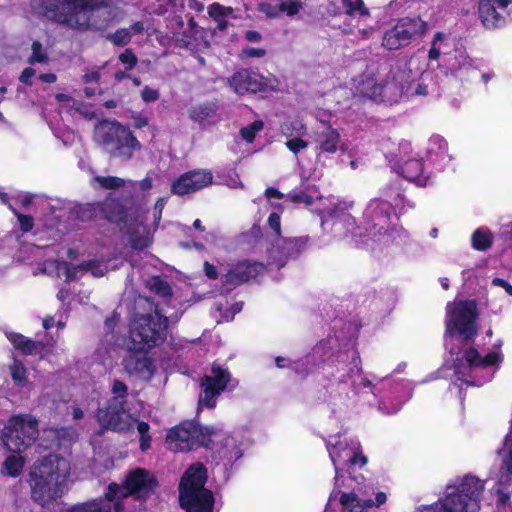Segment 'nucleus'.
Masks as SVG:
<instances>
[{
    "label": "nucleus",
    "mask_w": 512,
    "mask_h": 512,
    "mask_svg": "<svg viewBox=\"0 0 512 512\" xmlns=\"http://www.w3.org/2000/svg\"><path fill=\"white\" fill-rule=\"evenodd\" d=\"M70 463L58 455H49L37 461L29 473L31 497L41 506L61 498L67 488Z\"/></svg>",
    "instance_id": "obj_1"
},
{
    "label": "nucleus",
    "mask_w": 512,
    "mask_h": 512,
    "mask_svg": "<svg viewBox=\"0 0 512 512\" xmlns=\"http://www.w3.org/2000/svg\"><path fill=\"white\" fill-rule=\"evenodd\" d=\"M424 72V62L419 57H411L405 63L398 66L397 71L389 77L384 75L379 98L376 101L394 104L403 99L416 96H426L428 85L418 82L416 88H412V82L421 80Z\"/></svg>",
    "instance_id": "obj_2"
},
{
    "label": "nucleus",
    "mask_w": 512,
    "mask_h": 512,
    "mask_svg": "<svg viewBox=\"0 0 512 512\" xmlns=\"http://www.w3.org/2000/svg\"><path fill=\"white\" fill-rule=\"evenodd\" d=\"M484 482L467 475L447 485L445 496L431 505L419 507L415 512H479Z\"/></svg>",
    "instance_id": "obj_3"
},
{
    "label": "nucleus",
    "mask_w": 512,
    "mask_h": 512,
    "mask_svg": "<svg viewBox=\"0 0 512 512\" xmlns=\"http://www.w3.org/2000/svg\"><path fill=\"white\" fill-rule=\"evenodd\" d=\"M165 203V198H159L151 216L149 212L135 208L127 210L122 217L109 215L108 218L110 221H121V230L127 236L131 247L141 250L152 243L153 234L161 220Z\"/></svg>",
    "instance_id": "obj_4"
},
{
    "label": "nucleus",
    "mask_w": 512,
    "mask_h": 512,
    "mask_svg": "<svg viewBox=\"0 0 512 512\" xmlns=\"http://www.w3.org/2000/svg\"><path fill=\"white\" fill-rule=\"evenodd\" d=\"M154 485L153 476L147 470L137 468L128 474L124 487L110 484L105 497L78 503L66 512H111L112 502L117 498L130 494L143 497L153 489Z\"/></svg>",
    "instance_id": "obj_5"
},
{
    "label": "nucleus",
    "mask_w": 512,
    "mask_h": 512,
    "mask_svg": "<svg viewBox=\"0 0 512 512\" xmlns=\"http://www.w3.org/2000/svg\"><path fill=\"white\" fill-rule=\"evenodd\" d=\"M167 336V318L156 307L153 312L138 314L130 327V351L146 352L162 344Z\"/></svg>",
    "instance_id": "obj_6"
},
{
    "label": "nucleus",
    "mask_w": 512,
    "mask_h": 512,
    "mask_svg": "<svg viewBox=\"0 0 512 512\" xmlns=\"http://www.w3.org/2000/svg\"><path fill=\"white\" fill-rule=\"evenodd\" d=\"M206 469L200 464H193L183 475L180 483V504L186 512H212L214 497L204 488Z\"/></svg>",
    "instance_id": "obj_7"
},
{
    "label": "nucleus",
    "mask_w": 512,
    "mask_h": 512,
    "mask_svg": "<svg viewBox=\"0 0 512 512\" xmlns=\"http://www.w3.org/2000/svg\"><path fill=\"white\" fill-rule=\"evenodd\" d=\"M102 0H44L45 15L71 28L89 26V13L99 7Z\"/></svg>",
    "instance_id": "obj_8"
},
{
    "label": "nucleus",
    "mask_w": 512,
    "mask_h": 512,
    "mask_svg": "<svg viewBox=\"0 0 512 512\" xmlns=\"http://www.w3.org/2000/svg\"><path fill=\"white\" fill-rule=\"evenodd\" d=\"M95 141L111 155L127 160L141 148L139 141L129 129L118 122H102L95 128Z\"/></svg>",
    "instance_id": "obj_9"
},
{
    "label": "nucleus",
    "mask_w": 512,
    "mask_h": 512,
    "mask_svg": "<svg viewBox=\"0 0 512 512\" xmlns=\"http://www.w3.org/2000/svg\"><path fill=\"white\" fill-rule=\"evenodd\" d=\"M477 306L472 300H455L446 306V345L454 335L461 336L464 340H472L478 333L476 319Z\"/></svg>",
    "instance_id": "obj_10"
},
{
    "label": "nucleus",
    "mask_w": 512,
    "mask_h": 512,
    "mask_svg": "<svg viewBox=\"0 0 512 512\" xmlns=\"http://www.w3.org/2000/svg\"><path fill=\"white\" fill-rule=\"evenodd\" d=\"M327 448L336 472L335 487L330 494L328 503L330 504L333 499L342 493L339 490L341 487L340 478L342 477L340 471L348 465L362 467L367 463V458L361 453L360 444L356 440H342L339 436H334L328 440Z\"/></svg>",
    "instance_id": "obj_11"
},
{
    "label": "nucleus",
    "mask_w": 512,
    "mask_h": 512,
    "mask_svg": "<svg viewBox=\"0 0 512 512\" xmlns=\"http://www.w3.org/2000/svg\"><path fill=\"white\" fill-rule=\"evenodd\" d=\"M217 432L209 427H201L193 422H185L171 429L166 437L168 449L174 452H183L196 446L209 447Z\"/></svg>",
    "instance_id": "obj_12"
},
{
    "label": "nucleus",
    "mask_w": 512,
    "mask_h": 512,
    "mask_svg": "<svg viewBox=\"0 0 512 512\" xmlns=\"http://www.w3.org/2000/svg\"><path fill=\"white\" fill-rule=\"evenodd\" d=\"M112 392L115 394V397L110 400L106 409L98 411V422L104 428L119 432L128 431L133 427L135 420L123 406V400L127 394V386L123 382L115 380Z\"/></svg>",
    "instance_id": "obj_13"
},
{
    "label": "nucleus",
    "mask_w": 512,
    "mask_h": 512,
    "mask_svg": "<svg viewBox=\"0 0 512 512\" xmlns=\"http://www.w3.org/2000/svg\"><path fill=\"white\" fill-rule=\"evenodd\" d=\"M37 433L35 418L30 415L14 416L4 427L2 441L9 451L20 454L34 442Z\"/></svg>",
    "instance_id": "obj_14"
},
{
    "label": "nucleus",
    "mask_w": 512,
    "mask_h": 512,
    "mask_svg": "<svg viewBox=\"0 0 512 512\" xmlns=\"http://www.w3.org/2000/svg\"><path fill=\"white\" fill-rule=\"evenodd\" d=\"M427 31V23L420 18H405L388 30L383 37V46L390 50L407 45L413 38Z\"/></svg>",
    "instance_id": "obj_15"
},
{
    "label": "nucleus",
    "mask_w": 512,
    "mask_h": 512,
    "mask_svg": "<svg viewBox=\"0 0 512 512\" xmlns=\"http://www.w3.org/2000/svg\"><path fill=\"white\" fill-rule=\"evenodd\" d=\"M352 207L353 202L341 201L331 209H319L323 229L332 222V230L337 237H346L347 233L353 232L356 229L355 220L348 213Z\"/></svg>",
    "instance_id": "obj_16"
},
{
    "label": "nucleus",
    "mask_w": 512,
    "mask_h": 512,
    "mask_svg": "<svg viewBox=\"0 0 512 512\" xmlns=\"http://www.w3.org/2000/svg\"><path fill=\"white\" fill-rule=\"evenodd\" d=\"M230 377V373L226 369L214 365L211 372L202 379L203 391L199 396V405L213 408L217 397L224 391L230 381Z\"/></svg>",
    "instance_id": "obj_17"
},
{
    "label": "nucleus",
    "mask_w": 512,
    "mask_h": 512,
    "mask_svg": "<svg viewBox=\"0 0 512 512\" xmlns=\"http://www.w3.org/2000/svg\"><path fill=\"white\" fill-rule=\"evenodd\" d=\"M393 216V204L383 199H373L364 211L366 229H375L378 233L387 232Z\"/></svg>",
    "instance_id": "obj_18"
},
{
    "label": "nucleus",
    "mask_w": 512,
    "mask_h": 512,
    "mask_svg": "<svg viewBox=\"0 0 512 512\" xmlns=\"http://www.w3.org/2000/svg\"><path fill=\"white\" fill-rule=\"evenodd\" d=\"M213 175L209 170H192L181 175L171 184L172 194L183 196L195 193L212 183Z\"/></svg>",
    "instance_id": "obj_19"
},
{
    "label": "nucleus",
    "mask_w": 512,
    "mask_h": 512,
    "mask_svg": "<svg viewBox=\"0 0 512 512\" xmlns=\"http://www.w3.org/2000/svg\"><path fill=\"white\" fill-rule=\"evenodd\" d=\"M458 364L456 365V373L460 376H465L466 368L470 370L482 369L492 367L502 361V354L499 351H491L486 356L482 357L479 352L474 348H469L464 351L462 358H456Z\"/></svg>",
    "instance_id": "obj_20"
},
{
    "label": "nucleus",
    "mask_w": 512,
    "mask_h": 512,
    "mask_svg": "<svg viewBox=\"0 0 512 512\" xmlns=\"http://www.w3.org/2000/svg\"><path fill=\"white\" fill-rule=\"evenodd\" d=\"M498 459L501 462L502 474L496 491L499 504L506 505L512 492V445L503 443V447L498 450Z\"/></svg>",
    "instance_id": "obj_21"
},
{
    "label": "nucleus",
    "mask_w": 512,
    "mask_h": 512,
    "mask_svg": "<svg viewBox=\"0 0 512 512\" xmlns=\"http://www.w3.org/2000/svg\"><path fill=\"white\" fill-rule=\"evenodd\" d=\"M383 78L384 74H381L375 65H370L362 75L353 78L354 89L364 97L377 100Z\"/></svg>",
    "instance_id": "obj_22"
},
{
    "label": "nucleus",
    "mask_w": 512,
    "mask_h": 512,
    "mask_svg": "<svg viewBox=\"0 0 512 512\" xmlns=\"http://www.w3.org/2000/svg\"><path fill=\"white\" fill-rule=\"evenodd\" d=\"M512 0H480L479 16L484 26L495 28L504 22L501 10H504Z\"/></svg>",
    "instance_id": "obj_23"
},
{
    "label": "nucleus",
    "mask_w": 512,
    "mask_h": 512,
    "mask_svg": "<svg viewBox=\"0 0 512 512\" xmlns=\"http://www.w3.org/2000/svg\"><path fill=\"white\" fill-rule=\"evenodd\" d=\"M228 84L237 94L255 93L263 88L262 77L247 69L236 72L228 79Z\"/></svg>",
    "instance_id": "obj_24"
},
{
    "label": "nucleus",
    "mask_w": 512,
    "mask_h": 512,
    "mask_svg": "<svg viewBox=\"0 0 512 512\" xmlns=\"http://www.w3.org/2000/svg\"><path fill=\"white\" fill-rule=\"evenodd\" d=\"M315 141L318 156L323 153L334 154L339 150H347V146L342 141L340 133L331 126H327L323 130L317 132Z\"/></svg>",
    "instance_id": "obj_25"
},
{
    "label": "nucleus",
    "mask_w": 512,
    "mask_h": 512,
    "mask_svg": "<svg viewBox=\"0 0 512 512\" xmlns=\"http://www.w3.org/2000/svg\"><path fill=\"white\" fill-rule=\"evenodd\" d=\"M125 370L142 380H150L155 372L153 361L145 355L130 352L124 359Z\"/></svg>",
    "instance_id": "obj_26"
},
{
    "label": "nucleus",
    "mask_w": 512,
    "mask_h": 512,
    "mask_svg": "<svg viewBox=\"0 0 512 512\" xmlns=\"http://www.w3.org/2000/svg\"><path fill=\"white\" fill-rule=\"evenodd\" d=\"M263 270L264 266L261 263L240 262L228 272L227 280L232 284H238L255 278Z\"/></svg>",
    "instance_id": "obj_27"
},
{
    "label": "nucleus",
    "mask_w": 512,
    "mask_h": 512,
    "mask_svg": "<svg viewBox=\"0 0 512 512\" xmlns=\"http://www.w3.org/2000/svg\"><path fill=\"white\" fill-rule=\"evenodd\" d=\"M307 241L306 237L280 240L276 251L279 254L277 265L281 267L288 258L296 257L306 247Z\"/></svg>",
    "instance_id": "obj_28"
},
{
    "label": "nucleus",
    "mask_w": 512,
    "mask_h": 512,
    "mask_svg": "<svg viewBox=\"0 0 512 512\" xmlns=\"http://www.w3.org/2000/svg\"><path fill=\"white\" fill-rule=\"evenodd\" d=\"M423 164L420 160H409L401 167V174L409 181L415 182L418 186L427 185V177L422 174Z\"/></svg>",
    "instance_id": "obj_29"
},
{
    "label": "nucleus",
    "mask_w": 512,
    "mask_h": 512,
    "mask_svg": "<svg viewBox=\"0 0 512 512\" xmlns=\"http://www.w3.org/2000/svg\"><path fill=\"white\" fill-rule=\"evenodd\" d=\"M341 2L345 13L357 19L358 22H364L370 17V11L363 0H341Z\"/></svg>",
    "instance_id": "obj_30"
},
{
    "label": "nucleus",
    "mask_w": 512,
    "mask_h": 512,
    "mask_svg": "<svg viewBox=\"0 0 512 512\" xmlns=\"http://www.w3.org/2000/svg\"><path fill=\"white\" fill-rule=\"evenodd\" d=\"M6 336L12 345L24 354L31 355L38 351L39 345L21 334L6 332Z\"/></svg>",
    "instance_id": "obj_31"
},
{
    "label": "nucleus",
    "mask_w": 512,
    "mask_h": 512,
    "mask_svg": "<svg viewBox=\"0 0 512 512\" xmlns=\"http://www.w3.org/2000/svg\"><path fill=\"white\" fill-rule=\"evenodd\" d=\"M280 131L287 139L304 137L307 134V127L301 120L290 119L281 125Z\"/></svg>",
    "instance_id": "obj_32"
},
{
    "label": "nucleus",
    "mask_w": 512,
    "mask_h": 512,
    "mask_svg": "<svg viewBox=\"0 0 512 512\" xmlns=\"http://www.w3.org/2000/svg\"><path fill=\"white\" fill-rule=\"evenodd\" d=\"M472 247L478 251L489 249L493 243V235L487 228H478L472 234Z\"/></svg>",
    "instance_id": "obj_33"
},
{
    "label": "nucleus",
    "mask_w": 512,
    "mask_h": 512,
    "mask_svg": "<svg viewBox=\"0 0 512 512\" xmlns=\"http://www.w3.org/2000/svg\"><path fill=\"white\" fill-rule=\"evenodd\" d=\"M24 467V458L22 456L10 455L3 462L1 474L10 477H17L21 474Z\"/></svg>",
    "instance_id": "obj_34"
},
{
    "label": "nucleus",
    "mask_w": 512,
    "mask_h": 512,
    "mask_svg": "<svg viewBox=\"0 0 512 512\" xmlns=\"http://www.w3.org/2000/svg\"><path fill=\"white\" fill-rule=\"evenodd\" d=\"M80 271H90L94 276L101 277L105 274L106 268L99 265L97 262L90 261L84 264H81L79 267H67L66 269V277L68 280H73L76 278V272Z\"/></svg>",
    "instance_id": "obj_35"
},
{
    "label": "nucleus",
    "mask_w": 512,
    "mask_h": 512,
    "mask_svg": "<svg viewBox=\"0 0 512 512\" xmlns=\"http://www.w3.org/2000/svg\"><path fill=\"white\" fill-rule=\"evenodd\" d=\"M450 68L453 73L461 79L466 78L470 71L474 72L470 60L463 53H460L458 57H455L454 62L450 64Z\"/></svg>",
    "instance_id": "obj_36"
},
{
    "label": "nucleus",
    "mask_w": 512,
    "mask_h": 512,
    "mask_svg": "<svg viewBox=\"0 0 512 512\" xmlns=\"http://www.w3.org/2000/svg\"><path fill=\"white\" fill-rule=\"evenodd\" d=\"M340 495V503L343 506L342 512H366L363 509L359 497L353 492H343Z\"/></svg>",
    "instance_id": "obj_37"
},
{
    "label": "nucleus",
    "mask_w": 512,
    "mask_h": 512,
    "mask_svg": "<svg viewBox=\"0 0 512 512\" xmlns=\"http://www.w3.org/2000/svg\"><path fill=\"white\" fill-rule=\"evenodd\" d=\"M10 374L14 384L18 387H25L28 384L27 380V371L24 365L14 360L13 364L10 366Z\"/></svg>",
    "instance_id": "obj_38"
},
{
    "label": "nucleus",
    "mask_w": 512,
    "mask_h": 512,
    "mask_svg": "<svg viewBox=\"0 0 512 512\" xmlns=\"http://www.w3.org/2000/svg\"><path fill=\"white\" fill-rule=\"evenodd\" d=\"M214 113L212 104H199L190 110V118L197 122H202Z\"/></svg>",
    "instance_id": "obj_39"
},
{
    "label": "nucleus",
    "mask_w": 512,
    "mask_h": 512,
    "mask_svg": "<svg viewBox=\"0 0 512 512\" xmlns=\"http://www.w3.org/2000/svg\"><path fill=\"white\" fill-rule=\"evenodd\" d=\"M31 48H32V54L28 58V62L30 64H35V63L44 64V63L48 62L49 57H48L47 51H46V49L43 48L42 44L39 41H34L32 43Z\"/></svg>",
    "instance_id": "obj_40"
},
{
    "label": "nucleus",
    "mask_w": 512,
    "mask_h": 512,
    "mask_svg": "<svg viewBox=\"0 0 512 512\" xmlns=\"http://www.w3.org/2000/svg\"><path fill=\"white\" fill-rule=\"evenodd\" d=\"M264 127V123L261 120H256L253 123L241 128L240 135L248 143H252L255 136Z\"/></svg>",
    "instance_id": "obj_41"
},
{
    "label": "nucleus",
    "mask_w": 512,
    "mask_h": 512,
    "mask_svg": "<svg viewBox=\"0 0 512 512\" xmlns=\"http://www.w3.org/2000/svg\"><path fill=\"white\" fill-rule=\"evenodd\" d=\"M448 145L447 142L439 137L435 136L430 139L428 153H435L437 156L444 158L447 156Z\"/></svg>",
    "instance_id": "obj_42"
},
{
    "label": "nucleus",
    "mask_w": 512,
    "mask_h": 512,
    "mask_svg": "<svg viewBox=\"0 0 512 512\" xmlns=\"http://www.w3.org/2000/svg\"><path fill=\"white\" fill-rule=\"evenodd\" d=\"M233 13L231 7H225L218 3H213L208 7V14L216 21L219 19L227 18Z\"/></svg>",
    "instance_id": "obj_43"
},
{
    "label": "nucleus",
    "mask_w": 512,
    "mask_h": 512,
    "mask_svg": "<svg viewBox=\"0 0 512 512\" xmlns=\"http://www.w3.org/2000/svg\"><path fill=\"white\" fill-rule=\"evenodd\" d=\"M149 425L145 422L137 423V431L140 435V448L142 451H146L151 446V437L149 435Z\"/></svg>",
    "instance_id": "obj_44"
},
{
    "label": "nucleus",
    "mask_w": 512,
    "mask_h": 512,
    "mask_svg": "<svg viewBox=\"0 0 512 512\" xmlns=\"http://www.w3.org/2000/svg\"><path fill=\"white\" fill-rule=\"evenodd\" d=\"M95 181L100 186H102L106 189L119 188V187H122L125 183V181L122 178L113 177V176H108V177L97 176V177H95Z\"/></svg>",
    "instance_id": "obj_45"
},
{
    "label": "nucleus",
    "mask_w": 512,
    "mask_h": 512,
    "mask_svg": "<svg viewBox=\"0 0 512 512\" xmlns=\"http://www.w3.org/2000/svg\"><path fill=\"white\" fill-rule=\"evenodd\" d=\"M285 146L293 154L297 155L300 151L308 147V142L303 137L288 138Z\"/></svg>",
    "instance_id": "obj_46"
},
{
    "label": "nucleus",
    "mask_w": 512,
    "mask_h": 512,
    "mask_svg": "<svg viewBox=\"0 0 512 512\" xmlns=\"http://www.w3.org/2000/svg\"><path fill=\"white\" fill-rule=\"evenodd\" d=\"M279 9L288 16H294L302 9V3L297 0H285L279 5Z\"/></svg>",
    "instance_id": "obj_47"
},
{
    "label": "nucleus",
    "mask_w": 512,
    "mask_h": 512,
    "mask_svg": "<svg viewBox=\"0 0 512 512\" xmlns=\"http://www.w3.org/2000/svg\"><path fill=\"white\" fill-rule=\"evenodd\" d=\"M110 39L115 45L122 46L129 43L131 39V32L127 28L118 29Z\"/></svg>",
    "instance_id": "obj_48"
},
{
    "label": "nucleus",
    "mask_w": 512,
    "mask_h": 512,
    "mask_svg": "<svg viewBox=\"0 0 512 512\" xmlns=\"http://www.w3.org/2000/svg\"><path fill=\"white\" fill-rule=\"evenodd\" d=\"M444 39V34L441 32L436 33L432 41L431 48L429 50V58L431 60H437L441 54V49L438 45Z\"/></svg>",
    "instance_id": "obj_49"
},
{
    "label": "nucleus",
    "mask_w": 512,
    "mask_h": 512,
    "mask_svg": "<svg viewBox=\"0 0 512 512\" xmlns=\"http://www.w3.org/2000/svg\"><path fill=\"white\" fill-rule=\"evenodd\" d=\"M359 500H360V503H361L363 509L365 510L366 507L381 506L382 504H384L386 502L387 496L384 492H378L376 494L375 500H372V499L361 500L360 498H359Z\"/></svg>",
    "instance_id": "obj_50"
},
{
    "label": "nucleus",
    "mask_w": 512,
    "mask_h": 512,
    "mask_svg": "<svg viewBox=\"0 0 512 512\" xmlns=\"http://www.w3.org/2000/svg\"><path fill=\"white\" fill-rule=\"evenodd\" d=\"M10 208L15 213V215L17 216V218L19 220V223H20L21 230L23 232L31 231L32 228H33V218L30 217V216H27V215L19 214L11 206H10Z\"/></svg>",
    "instance_id": "obj_51"
},
{
    "label": "nucleus",
    "mask_w": 512,
    "mask_h": 512,
    "mask_svg": "<svg viewBox=\"0 0 512 512\" xmlns=\"http://www.w3.org/2000/svg\"><path fill=\"white\" fill-rule=\"evenodd\" d=\"M159 96V91L149 86H145L141 92V98L144 102H155L159 99Z\"/></svg>",
    "instance_id": "obj_52"
},
{
    "label": "nucleus",
    "mask_w": 512,
    "mask_h": 512,
    "mask_svg": "<svg viewBox=\"0 0 512 512\" xmlns=\"http://www.w3.org/2000/svg\"><path fill=\"white\" fill-rule=\"evenodd\" d=\"M119 60L127 65V69H132L137 64V58L131 50H125L120 54Z\"/></svg>",
    "instance_id": "obj_53"
},
{
    "label": "nucleus",
    "mask_w": 512,
    "mask_h": 512,
    "mask_svg": "<svg viewBox=\"0 0 512 512\" xmlns=\"http://www.w3.org/2000/svg\"><path fill=\"white\" fill-rule=\"evenodd\" d=\"M291 201L294 203H303L306 206H311L314 204L313 197L306 195L305 193H297L291 196Z\"/></svg>",
    "instance_id": "obj_54"
},
{
    "label": "nucleus",
    "mask_w": 512,
    "mask_h": 512,
    "mask_svg": "<svg viewBox=\"0 0 512 512\" xmlns=\"http://www.w3.org/2000/svg\"><path fill=\"white\" fill-rule=\"evenodd\" d=\"M361 371H362V368H361L360 358L355 353H353L351 367H350L348 375L350 378H352L356 375H359L361 373Z\"/></svg>",
    "instance_id": "obj_55"
},
{
    "label": "nucleus",
    "mask_w": 512,
    "mask_h": 512,
    "mask_svg": "<svg viewBox=\"0 0 512 512\" xmlns=\"http://www.w3.org/2000/svg\"><path fill=\"white\" fill-rule=\"evenodd\" d=\"M268 224L270 228L277 234L280 235L281 223L280 216L277 213H271L268 217Z\"/></svg>",
    "instance_id": "obj_56"
},
{
    "label": "nucleus",
    "mask_w": 512,
    "mask_h": 512,
    "mask_svg": "<svg viewBox=\"0 0 512 512\" xmlns=\"http://www.w3.org/2000/svg\"><path fill=\"white\" fill-rule=\"evenodd\" d=\"M36 71L33 68H25L20 75V81L26 85H31V79L35 76Z\"/></svg>",
    "instance_id": "obj_57"
},
{
    "label": "nucleus",
    "mask_w": 512,
    "mask_h": 512,
    "mask_svg": "<svg viewBox=\"0 0 512 512\" xmlns=\"http://www.w3.org/2000/svg\"><path fill=\"white\" fill-rule=\"evenodd\" d=\"M100 79V72L98 70L87 71L83 76L82 80L84 83H96Z\"/></svg>",
    "instance_id": "obj_58"
},
{
    "label": "nucleus",
    "mask_w": 512,
    "mask_h": 512,
    "mask_svg": "<svg viewBox=\"0 0 512 512\" xmlns=\"http://www.w3.org/2000/svg\"><path fill=\"white\" fill-rule=\"evenodd\" d=\"M155 284H156V289H157V292L166 297V296H169L171 294V289H170V286L166 283V282H163L159 279H156L155 280Z\"/></svg>",
    "instance_id": "obj_59"
},
{
    "label": "nucleus",
    "mask_w": 512,
    "mask_h": 512,
    "mask_svg": "<svg viewBox=\"0 0 512 512\" xmlns=\"http://www.w3.org/2000/svg\"><path fill=\"white\" fill-rule=\"evenodd\" d=\"M492 285L497 287H502L505 291L512 296V285H510L507 281L501 278H494L492 280Z\"/></svg>",
    "instance_id": "obj_60"
},
{
    "label": "nucleus",
    "mask_w": 512,
    "mask_h": 512,
    "mask_svg": "<svg viewBox=\"0 0 512 512\" xmlns=\"http://www.w3.org/2000/svg\"><path fill=\"white\" fill-rule=\"evenodd\" d=\"M244 54L249 57L261 58L265 56L266 51L262 48H247L244 50Z\"/></svg>",
    "instance_id": "obj_61"
},
{
    "label": "nucleus",
    "mask_w": 512,
    "mask_h": 512,
    "mask_svg": "<svg viewBox=\"0 0 512 512\" xmlns=\"http://www.w3.org/2000/svg\"><path fill=\"white\" fill-rule=\"evenodd\" d=\"M245 38L252 43H257L261 40V35L257 31L250 30L245 34Z\"/></svg>",
    "instance_id": "obj_62"
},
{
    "label": "nucleus",
    "mask_w": 512,
    "mask_h": 512,
    "mask_svg": "<svg viewBox=\"0 0 512 512\" xmlns=\"http://www.w3.org/2000/svg\"><path fill=\"white\" fill-rule=\"evenodd\" d=\"M204 270H205L206 275L210 279H216L217 278L216 268L213 265L209 264L208 262H205Z\"/></svg>",
    "instance_id": "obj_63"
},
{
    "label": "nucleus",
    "mask_w": 512,
    "mask_h": 512,
    "mask_svg": "<svg viewBox=\"0 0 512 512\" xmlns=\"http://www.w3.org/2000/svg\"><path fill=\"white\" fill-rule=\"evenodd\" d=\"M265 195L269 199H271V198L280 199L283 196L281 192H279L277 189L272 188V187L266 189Z\"/></svg>",
    "instance_id": "obj_64"
}]
</instances>
